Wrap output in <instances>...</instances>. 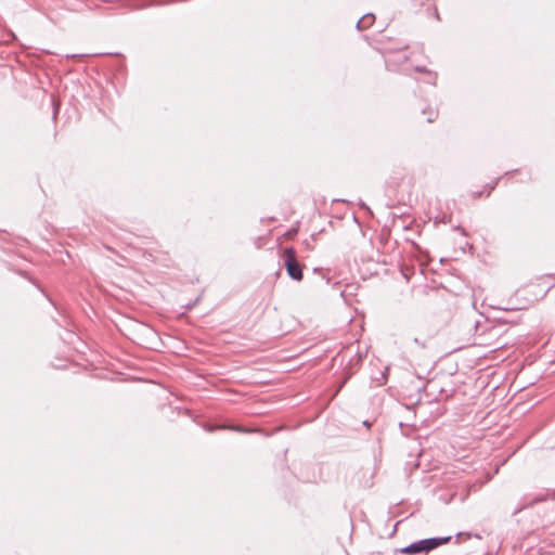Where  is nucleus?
Instances as JSON below:
<instances>
[{
  "label": "nucleus",
  "instance_id": "f257e3e1",
  "mask_svg": "<svg viewBox=\"0 0 555 555\" xmlns=\"http://www.w3.org/2000/svg\"><path fill=\"white\" fill-rule=\"evenodd\" d=\"M451 537L446 538H430L414 542L401 550L404 554H417V553H427L441 544L448 543Z\"/></svg>",
  "mask_w": 555,
  "mask_h": 555
},
{
  "label": "nucleus",
  "instance_id": "f03ea898",
  "mask_svg": "<svg viewBox=\"0 0 555 555\" xmlns=\"http://www.w3.org/2000/svg\"><path fill=\"white\" fill-rule=\"evenodd\" d=\"M283 260L284 266L286 268L287 274L296 281L302 280V268L301 264L297 261L295 250L293 247H287L283 251Z\"/></svg>",
  "mask_w": 555,
  "mask_h": 555
},
{
  "label": "nucleus",
  "instance_id": "7ed1b4c3",
  "mask_svg": "<svg viewBox=\"0 0 555 555\" xmlns=\"http://www.w3.org/2000/svg\"><path fill=\"white\" fill-rule=\"evenodd\" d=\"M374 18L373 14H365L358 21L357 28L361 30L370 27L373 24Z\"/></svg>",
  "mask_w": 555,
  "mask_h": 555
},
{
  "label": "nucleus",
  "instance_id": "20e7f679",
  "mask_svg": "<svg viewBox=\"0 0 555 555\" xmlns=\"http://www.w3.org/2000/svg\"><path fill=\"white\" fill-rule=\"evenodd\" d=\"M551 494L550 493H546L545 495H538L534 498V500L532 501L533 503H537V502H541V501H544L546 500Z\"/></svg>",
  "mask_w": 555,
  "mask_h": 555
},
{
  "label": "nucleus",
  "instance_id": "39448f33",
  "mask_svg": "<svg viewBox=\"0 0 555 555\" xmlns=\"http://www.w3.org/2000/svg\"><path fill=\"white\" fill-rule=\"evenodd\" d=\"M437 118V113L434 111L429 112V116L427 117L428 122H433Z\"/></svg>",
  "mask_w": 555,
  "mask_h": 555
},
{
  "label": "nucleus",
  "instance_id": "423d86ee",
  "mask_svg": "<svg viewBox=\"0 0 555 555\" xmlns=\"http://www.w3.org/2000/svg\"><path fill=\"white\" fill-rule=\"evenodd\" d=\"M414 343H416L417 345H420L422 348H425L426 347V344L424 341H420L417 338H414Z\"/></svg>",
  "mask_w": 555,
  "mask_h": 555
}]
</instances>
